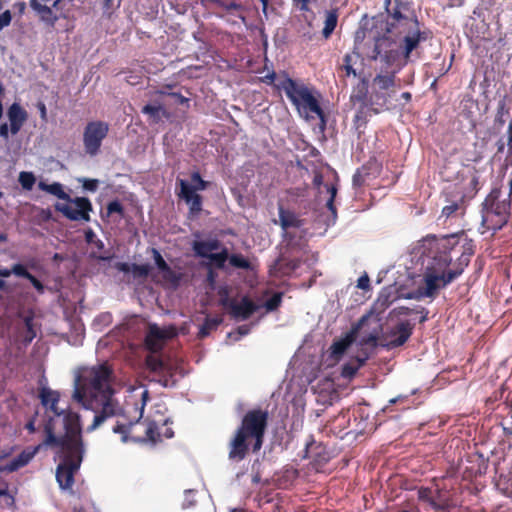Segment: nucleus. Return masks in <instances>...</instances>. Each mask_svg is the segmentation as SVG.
I'll list each match as a JSON object with an SVG mask.
<instances>
[{"mask_svg": "<svg viewBox=\"0 0 512 512\" xmlns=\"http://www.w3.org/2000/svg\"><path fill=\"white\" fill-rule=\"evenodd\" d=\"M509 215L504 213L482 212V225L487 230L495 233L500 230L508 221Z\"/></svg>", "mask_w": 512, "mask_h": 512, "instance_id": "obj_23", "label": "nucleus"}, {"mask_svg": "<svg viewBox=\"0 0 512 512\" xmlns=\"http://www.w3.org/2000/svg\"><path fill=\"white\" fill-rule=\"evenodd\" d=\"M220 241L217 239H211L208 241H194L192 248L195 254L202 258H208L213 251L220 248Z\"/></svg>", "mask_w": 512, "mask_h": 512, "instance_id": "obj_26", "label": "nucleus"}, {"mask_svg": "<svg viewBox=\"0 0 512 512\" xmlns=\"http://www.w3.org/2000/svg\"><path fill=\"white\" fill-rule=\"evenodd\" d=\"M107 213H108V215H111L113 213L122 214L123 213V206H122V204L119 201H117V200L111 201L107 205Z\"/></svg>", "mask_w": 512, "mask_h": 512, "instance_id": "obj_47", "label": "nucleus"}, {"mask_svg": "<svg viewBox=\"0 0 512 512\" xmlns=\"http://www.w3.org/2000/svg\"><path fill=\"white\" fill-rule=\"evenodd\" d=\"M268 413L260 409L248 411L243 417L241 426L229 444V459L241 461L248 452V439L254 440L253 450L258 451L263 444L267 427Z\"/></svg>", "mask_w": 512, "mask_h": 512, "instance_id": "obj_5", "label": "nucleus"}, {"mask_svg": "<svg viewBox=\"0 0 512 512\" xmlns=\"http://www.w3.org/2000/svg\"><path fill=\"white\" fill-rule=\"evenodd\" d=\"M146 436L151 442H157L158 438L160 437V433L158 432V426L155 422H150L148 424L146 429Z\"/></svg>", "mask_w": 512, "mask_h": 512, "instance_id": "obj_40", "label": "nucleus"}, {"mask_svg": "<svg viewBox=\"0 0 512 512\" xmlns=\"http://www.w3.org/2000/svg\"><path fill=\"white\" fill-rule=\"evenodd\" d=\"M327 192L330 194L329 199L327 200L326 206L328 210L331 212L333 220L337 217L336 207L334 206V199L337 194V188L333 185H326Z\"/></svg>", "mask_w": 512, "mask_h": 512, "instance_id": "obj_35", "label": "nucleus"}, {"mask_svg": "<svg viewBox=\"0 0 512 512\" xmlns=\"http://www.w3.org/2000/svg\"><path fill=\"white\" fill-rule=\"evenodd\" d=\"M250 332V326L249 325H242L237 328L236 331L231 332L228 334V336L233 339L234 341L240 340L243 336H246Z\"/></svg>", "mask_w": 512, "mask_h": 512, "instance_id": "obj_41", "label": "nucleus"}, {"mask_svg": "<svg viewBox=\"0 0 512 512\" xmlns=\"http://www.w3.org/2000/svg\"><path fill=\"white\" fill-rule=\"evenodd\" d=\"M507 142H508V145L511 147L512 146V122H510L508 125Z\"/></svg>", "mask_w": 512, "mask_h": 512, "instance_id": "obj_62", "label": "nucleus"}, {"mask_svg": "<svg viewBox=\"0 0 512 512\" xmlns=\"http://www.w3.org/2000/svg\"><path fill=\"white\" fill-rule=\"evenodd\" d=\"M365 182V178L360 170H357L352 178V183L355 188L361 187Z\"/></svg>", "mask_w": 512, "mask_h": 512, "instance_id": "obj_51", "label": "nucleus"}, {"mask_svg": "<svg viewBox=\"0 0 512 512\" xmlns=\"http://www.w3.org/2000/svg\"><path fill=\"white\" fill-rule=\"evenodd\" d=\"M276 79V73L274 71L269 72L262 78V81L266 84H273Z\"/></svg>", "mask_w": 512, "mask_h": 512, "instance_id": "obj_59", "label": "nucleus"}, {"mask_svg": "<svg viewBox=\"0 0 512 512\" xmlns=\"http://www.w3.org/2000/svg\"><path fill=\"white\" fill-rule=\"evenodd\" d=\"M278 89L285 92L287 98L296 107L300 116L309 120L317 116L325 126V115L320 107L319 101L314 92L305 84L298 83L288 76L276 84Z\"/></svg>", "mask_w": 512, "mask_h": 512, "instance_id": "obj_6", "label": "nucleus"}, {"mask_svg": "<svg viewBox=\"0 0 512 512\" xmlns=\"http://www.w3.org/2000/svg\"><path fill=\"white\" fill-rule=\"evenodd\" d=\"M40 447L41 445L25 448L18 456L10 460L7 464L0 466V470H4V472L7 473H12L25 467L36 456L40 450Z\"/></svg>", "mask_w": 512, "mask_h": 512, "instance_id": "obj_20", "label": "nucleus"}, {"mask_svg": "<svg viewBox=\"0 0 512 512\" xmlns=\"http://www.w3.org/2000/svg\"><path fill=\"white\" fill-rule=\"evenodd\" d=\"M144 114L149 115L154 122H158L161 119V115L164 113V108L161 105H145L142 108Z\"/></svg>", "mask_w": 512, "mask_h": 512, "instance_id": "obj_32", "label": "nucleus"}, {"mask_svg": "<svg viewBox=\"0 0 512 512\" xmlns=\"http://www.w3.org/2000/svg\"><path fill=\"white\" fill-rule=\"evenodd\" d=\"M509 114V111L506 109V106H505V103L504 102H500L499 105H498V110H497V115H496V118H495V122L499 125H504L505 123V119H504V116L505 115H508Z\"/></svg>", "mask_w": 512, "mask_h": 512, "instance_id": "obj_42", "label": "nucleus"}, {"mask_svg": "<svg viewBox=\"0 0 512 512\" xmlns=\"http://www.w3.org/2000/svg\"><path fill=\"white\" fill-rule=\"evenodd\" d=\"M229 262L233 267L241 268V269H249L250 263L249 261L240 254H233L230 257L228 256Z\"/></svg>", "mask_w": 512, "mask_h": 512, "instance_id": "obj_37", "label": "nucleus"}, {"mask_svg": "<svg viewBox=\"0 0 512 512\" xmlns=\"http://www.w3.org/2000/svg\"><path fill=\"white\" fill-rule=\"evenodd\" d=\"M355 340L356 331L351 330L344 337L334 341L330 347V358L334 361H339Z\"/></svg>", "mask_w": 512, "mask_h": 512, "instance_id": "obj_22", "label": "nucleus"}, {"mask_svg": "<svg viewBox=\"0 0 512 512\" xmlns=\"http://www.w3.org/2000/svg\"><path fill=\"white\" fill-rule=\"evenodd\" d=\"M39 398L42 406L50 410L56 417H62L64 435L57 436L58 439H69L73 438V424L74 421L77 423L78 432L77 437H81L82 427L80 422V416L78 413L73 412L69 409H60L58 403L60 401V394L58 391L52 390L48 387H43L39 391Z\"/></svg>", "mask_w": 512, "mask_h": 512, "instance_id": "obj_7", "label": "nucleus"}, {"mask_svg": "<svg viewBox=\"0 0 512 512\" xmlns=\"http://www.w3.org/2000/svg\"><path fill=\"white\" fill-rule=\"evenodd\" d=\"M66 203H57L55 209L72 221H89V212L92 210L91 202L85 197H76L65 200Z\"/></svg>", "mask_w": 512, "mask_h": 512, "instance_id": "obj_14", "label": "nucleus"}, {"mask_svg": "<svg viewBox=\"0 0 512 512\" xmlns=\"http://www.w3.org/2000/svg\"><path fill=\"white\" fill-rule=\"evenodd\" d=\"M30 7L40 17L41 21L54 26L58 20L51 7L41 4L38 0H29Z\"/></svg>", "mask_w": 512, "mask_h": 512, "instance_id": "obj_25", "label": "nucleus"}, {"mask_svg": "<svg viewBox=\"0 0 512 512\" xmlns=\"http://www.w3.org/2000/svg\"><path fill=\"white\" fill-rule=\"evenodd\" d=\"M38 109L40 111V116L42 119H46V115H47V111H46V106L44 103L40 102L38 103Z\"/></svg>", "mask_w": 512, "mask_h": 512, "instance_id": "obj_61", "label": "nucleus"}, {"mask_svg": "<svg viewBox=\"0 0 512 512\" xmlns=\"http://www.w3.org/2000/svg\"><path fill=\"white\" fill-rule=\"evenodd\" d=\"M0 497H5V502L8 506H12L15 502L14 497L9 494L7 489H0Z\"/></svg>", "mask_w": 512, "mask_h": 512, "instance_id": "obj_54", "label": "nucleus"}, {"mask_svg": "<svg viewBox=\"0 0 512 512\" xmlns=\"http://www.w3.org/2000/svg\"><path fill=\"white\" fill-rule=\"evenodd\" d=\"M509 211L510 201L507 198H502L501 191L498 189L492 190L483 202L482 212H501L509 215Z\"/></svg>", "mask_w": 512, "mask_h": 512, "instance_id": "obj_19", "label": "nucleus"}, {"mask_svg": "<svg viewBox=\"0 0 512 512\" xmlns=\"http://www.w3.org/2000/svg\"><path fill=\"white\" fill-rule=\"evenodd\" d=\"M222 305L229 311L230 316L236 321H244L250 318L260 308L248 297L237 299H225Z\"/></svg>", "mask_w": 512, "mask_h": 512, "instance_id": "obj_15", "label": "nucleus"}, {"mask_svg": "<svg viewBox=\"0 0 512 512\" xmlns=\"http://www.w3.org/2000/svg\"><path fill=\"white\" fill-rule=\"evenodd\" d=\"M220 323H221V319H219V318L206 317L204 323L201 325V327L199 329L198 337L201 339L205 338L206 336L209 335V333L212 330H215L219 326Z\"/></svg>", "mask_w": 512, "mask_h": 512, "instance_id": "obj_31", "label": "nucleus"}, {"mask_svg": "<svg viewBox=\"0 0 512 512\" xmlns=\"http://www.w3.org/2000/svg\"><path fill=\"white\" fill-rule=\"evenodd\" d=\"M150 267L148 265L132 264V273L137 277H146L149 274Z\"/></svg>", "mask_w": 512, "mask_h": 512, "instance_id": "obj_44", "label": "nucleus"}, {"mask_svg": "<svg viewBox=\"0 0 512 512\" xmlns=\"http://www.w3.org/2000/svg\"><path fill=\"white\" fill-rule=\"evenodd\" d=\"M114 0H103V9L108 11L113 8Z\"/></svg>", "mask_w": 512, "mask_h": 512, "instance_id": "obj_64", "label": "nucleus"}, {"mask_svg": "<svg viewBox=\"0 0 512 512\" xmlns=\"http://www.w3.org/2000/svg\"><path fill=\"white\" fill-rule=\"evenodd\" d=\"M356 331V339H360L361 345H376L382 332L380 318L373 313L362 316L358 324L351 329Z\"/></svg>", "mask_w": 512, "mask_h": 512, "instance_id": "obj_12", "label": "nucleus"}, {"mask_svg": "<svg viewBox=\"0 0 512 512\" xmlns=\"http://www.w3.org/2000/svg\"><path fill=\"white\" fill-rule=\"evenodd\" d=\"M12 21V14L10 10H5L0 14V31L9 26Z\"/></svg>", "mask_w": 512, "mask_h": 512, "instance_id": "obj_45", "label": "nucleus"}, {"mask_svg": "<svg viewBox=\"0 0 512 512\" xmlns=\"http://www.w3.org/2000/svg\"><path fill=\"white\" fill-rule=\"evenodd\" d=\"M85 240L88 244H92L99 251H102L105 247L104 242L96 237V234L92 229L85 231Z\"/></svg>", "mask_w": 512, "mask_h": 512, "instance_id": "obj_38", "label": "nucleus"}, {"mask_svg": "<svg viewBox=\"0 0 512 512\" xmlns=\"http://www.w3.org/2000/svg\"><path fill=\"white\" fill-rule=\"evenodd\" d=\"M108 131V124L102 121H92L86 125L83 134V143L87 154L90 156L98 154L102 141L107 136Z\"/></svg>", "mask_w": 512, "mask_h": 512, "instance_id": "obj_13", "label": "nucleus"}, {"mask_svg": "<svg viewBox=\"0 0 512 512\" xmlns=\"http://www.w3.org/2000/svg\"><path fill=\"white\" fill-rule=\"evenodd\" d=\"M38 188L45 191L61 200H70V196L64 191L63 185L59 182L47 184L44 181L38 183Z\"/></svg>", "mask_w": 512, "mask_h": 512, "instance_id": "obj_28", "label": "nucleus"}, {"mask_svg": "<svg viewBox=\"0 0 512 512\" xmlns=\"http://www.w3.org/2000/svg\"><path fill=\"white\" fill-rule=\"evenodd\" d=\"M413 329L414 324L410 321H399L386 332V346L389 348H397L404 345L412 335Z\"/></svg>", "mask_w": 512, "mask_h": 512, "instance_id": "obj_17", "label": "nucleus"}, {"mask_svg": "<svg viewBox=\"0 0 512 512\" xmlns=\"http://www.w3.org/2000/svg\"><path fill=\"white\" fill-rule=\"evenodd\" d=\"M399 71L392 70V71H386L385 73L381 71L380 73L376 74V76L373 79V86L377 87L379 90H388L389 88H392L396 84V74Z\"/></svg>", "mask_w": 512, "mask_h": 512, "instance_id": "obj_27", "label": "nucleus"}, {"mask_svg": "<svg viewBox=\"0 0 512 512\" xmlns=\"http://www.w3.org/2000/svg\"><path fill=\"white\" fill-rule=\"evenodd\" d=\"M10 126L7 123L0 125V137L7 140L9 138Z\"/></svg>", "mask_w": 512, "mask_h": 512, "instance_id": "obj_57", "label": "nucleus"}, {"mask_svg": "<svg viewBox=\"0 0 512 512\" xmlns=\"http://www.w3.org/2000/svg\"><path fill=\"white\" fill-rule=\"evenodd\" d=\"M420 249L424 285L408 293L407 299L434 298L440 289L462 274L474 253L472 241L464 239L461 243L456 235L427 237Z\"/></svg>", "mask_w": 512, "mask_h": 512, "instance_id": "obj_1", "label": "nucleus"}, {"mask_svg": "<svg viewBox=\"0 0 512 512\" xmlns=\"http://www.w3.org/2000/svg\"><path fill=\"white\" fill-rule=\"evenodd\" d=\"M338 13L337 10H330L326 12L324 28L322 34L325 38H329L337 26Z\"/></svg>", "mask_w": 512, "mask_h": 512, "instance_id": "obj_29", "label": "nucleus"}, {"mask_svg": "<svg viewBox=\"0 0 512 512\" xmlns=\"http://www.w3.org/2000/svg\"><path fill=\"white\" fill-rule=\"evenodd\" d=\"M194 494H195L194 490H186L185 491L184 501L182 503V507L184 509L190 508L194 505V503H195Z\"/></svg>", "mask_w": 512, "mask_h": 512, "instance_id": "obj_46", "label": "nucleus"}, {"mask_svg": "<svg viewBox=\"0 0 512 512\" xmlns=\"http://www.w3.org/2000/svg\"><path fill=\"white\" fill-rule=\"evenodd\" d=\"M357 287L362 290H367L370 287V279L367 274H364L358 278Z\"/></svg>", "mask_w": 512, "mask_h": 512, "instance_id": "obj_52", "label": "nucleus"}, {"mask_svg": "<svg viewBox=\"0 0 512 512\" xmlns=\"http://www.w3.org/2000/svg\"><path fill=\"white\" fill-rule=\"evenodd\" d=\"M19 183L25 190H31L36 182V178L32 172L22 171L19 174Z\"/></svg>", "mask_w": 512, "mask_h": 512, "instance_id": "obj_34", "label": "nucleus"}, {"mask_svg": "<svg viewBox=\"0 0 512 512\" xmlns=\"http://www.w3.org/2000/svg\"><path fill=\"white\" fill-rule=\"evenodd\" d=\"M293 2L299 6V9L303 12L309 11V0H293Z\"/></svg>", "mask_w": 512, "mask_h": 512, "instance_id": "obj_58", "label": "nucleus"}, {"mask_svg": "<svg viewBox=\"0 0 512 512\" xmlns=\"http://www.w3.org/2000/svg\"><path fill=\"white\" fill-rule=\"evenodd\" d=\"M54 418H50L45 425L46 439L43 444L56 447L61 462L56 469V480L63 491L72 493L74 475L79 470L85 452L82 436L77 437L78 426L74 421L73 438L58 439L55 434Z\"/></svg>", "mask_w": 512, "mask_h": 512, "instance_id": "obj_3", "label": "nucleus"}, {"mask_svg": "<svg viewBox=\"0 0 512 512\" xmlns=\"http://www.w3.org/2000/svg\"><path fill=\"white\" fill-rule=\"evenodd\" d=\"M384 4L387 12V33H405L401 55L407 61L412 51L426 39L425 33L420 31L419 21L410 3L402 0H385Z\"/></svg>", "mask_w": 512, "mask_h": 512, "instance_id": "obj_4", "label": "nucleus"}, {"mask_svg": "<svg viewBox=\"0 0 512 512\" xmlns=\"http://www.w3.org/2000/svg\"><path fill=\"white\" fill-rule=\"evenodd\" d=\"M365 361L366 357H357L355 360L344 364L341 372L342 377L347 379L352 378L357 373L359 368L364 365Z\"/></svg>", "mask_w": 512, "mask_h": 512, "instance_id": "obj_30", "label": "nucleus"}, {"mask_svg": "<svg viewBox=\"0 0 512 512\" xmlns=\"http://www.w3.org/2000/svg\"><path fill=\"white\" fill-rule=\"evenodd\" d=\"M146 366L152 372L158 373L162 376L159 383L164 387L170 386V380L166 378V374L170 372V368L158 357L149 355L146 357Z\"/></svg>", "mask_w": 512, "mask_h": 512, "instance_id": "obj_24", "label": "nucleus"}, {"mask_svg": "<svg viewBox=\"0 0 512 512\" xmlns=\"http://www.w3.org/2000/svg\"><path fill=\"white\" fill-rule=\"evenodd\" d=\"M113 382V370L107 363L81 368L74 377L71 399L94 413L93 421L86 429L89 433L123 412L115 397Z\"/></svg>", "mask_w": 512, "mask_h": 512, "instance_id": "obj_2", "label": "nucleus"}, {"mask_svg": "<svg viewBox=\"0 0 512 512\" xmlns=\"http://www.w3.org/2000/svg\"><path fill=\"white\" fill-rule=\"evenodd\" d=\"M382 35H374V47L370 54V59L384 63L386 67H390L396 63L401 56L400 45L393 37L397 33H387L386 22L381 23Z\"/></svg>", "mask_w": 512, "mask_h": 512, "instance_id": "obj_8", "label": "nucleus"}, {"mask_svg": "<svg viewBox=\"0 0 512 512\" xmlns=\"http://www.w3.org/2000/svg\"><path fill=\"white\" fill-rule=\"evenodd\" d=\"M14 8L17 9L20 14H22V13H24V11L26 9V4H25V2H22V1L16 2L14 4Z\"/></svg>", "mask_w": 512, "mask_h": 512, "instance_id": "obj_60", "label": "nucleus"}, {"mask_svg": "<svg viewBox=\"0 0 512 512\" xmlns=\"http://www.w3.org/2000/svg\"><path fill=\"white\" fill-rule=\"evenodd\" d=\"M28 280L39 294H43L45 292L44 285L35 276L32 275Z\"/></svg>", "mask_w": 512, "mask_h": 512, "instance_id": "obj_53", "label": "nucleus"}, {"mask_svg": "<svg viewBox=\"0 0 512 512\" xmlns=\"http://www.w3.org/2000/svg\"><path fill=\"white\" fill-rule=\"evenodd\" d=\"M153 259L157 268L165 275L172 274V270L166 261L163 259L161 253L157 249H152Z\"/></svg>", "mask_w": 512, "mask_h": 512, "instance_id": "obj_33", "label": "nucleus"}, {"mask_svg": "<svg viewBox=\"0 0 512 512\" xmlns=\"http://www.w3.org/2000/svg\"><path fill=\"white\" fill-rule=\"evenodd\" d=\"M177 330L173 326L159 327L156 324H150L145 337V342L149 350L157 352L162 349L163 343L175 337Z\"/></svg>", "mask_w": 512, "mask_h": 512, "instance_id": "obj_16", "label": "nucleus"}, {"mask_svg": "<svg viewBox=\"0 0 512 512\" xmlns=\"http://www.w3.org/2000/svg\"><path fill=\"white\" fill-rule=\"evenodd\" d=\"M207 259H209L217 267L222 268L225 262L228 260V250L224 248L221 252L212 253Z\"/></svg>", "mask_w": 512, "mask_h": 512, "instance_id": "obj_36", "label": "nucleus"}, {"mask_svg": "<svg viewBox=\"0 0 512 512\" xmlns=\"http://www.w3.org/2000/svg\"><path fill=\"white\" fill-rule=\"evenodd\" d=\"M414 312H416L415 309H411V308L402 306V307H398V308H395L394 310H392L391 315L407 316Z\"/></svg>", "mask_w": 512, "mask_h": 512, "instance_id": "obj_50", "label": "nucleus"}, {"mask_svg": "<svg viewBox=\"0 0 512 512\" xmlns=\"http://www.w3.org/2000/svg\"><path fill=\"white\" fill-rule=\"evenodd\" d=\"M7 116L10 122V132L15 135L27 120V113L18 103H13L7 111Z\"/></svg>", "mask_w": 512, "mask_h": 512, "instance_id": "obj_21", "label": "nucleus"}, {"mask_svg": "<svg viewBox=\"0 0 512 512\" xmlns=\"http://www.w3.org/2000/svg\"><path fill=\"white\" fill-rule=\"evenodd\" d=\"M282 301V293H275L272 297H270L264 304L267 311L276 310Z\"/></svg>", "mask_w": 512, "mask_h": 512, "instance_id": "obj_39", "label": "nucleus"}, {"mask_svg": "<svg viewBox=\"0 0 512 512\" xmlns=\"http://www.w3.org/2000/svg\"><path fill=\"white\" fill-rule=\"evenodd\" d=\"M360 60L361 55L357 51L347 53L344 55L343 62L339 66V69L344 73L343 77L353 76L360 79V82L358 83L355 91L351 95V100L354 102L363 103L368 93V80L366 77L362 76V73L358 72L355 68L356 64Z\"/></svg>", "mask_w": 512, "mask_h": 512, "instance_id": "obj_10", "label": "nucleus"}, {"mask_svg": "<svg viewBox=\"0 0 512 512\" xmlns=\"http://www.w3.org/2000/svg\"><path fill=\"white\" fill-rule=\"evenodd\" d=\"M191 180L193 184L184 179H177L176 183L180 187L178 196L188 205L190 214L198 215L202 210V197L196 191L205 190L208 183L202 179L199 172H193Z\"/></svg>", "mask_w": 512, "mask_h": 512, "instance_id": "obj_9", "label": "nucleus"}, {"mask_svg": "<svg viewBox=\"0 0 512 512\" xmlns=\"http://www.w3.org/2000/svg\"><path fill=\"white\" fill-rule=\"evenodd\" d=\"M12 274L26 279H29L32 276V274L28 272L22 264L19 263L12 266Z\"/></svg>", "mask_w": 512, "mask_h": 512, "instance_id": "obj_43", "label": "nucleus"}, {"mask_svg": "<svg viewBox=\"0 0 512 512\" xmlns=\"http://www.w3.org/2000/svg\"><path fill=\"white\" fill-rule=\"evenodd\" d=\"M12 274V268L11 269H7V268H1L0 267V276L1 277H9L10 275Z\"/></svg>", "mask_w": 512, "mask_h": 512, "instance_id": "obj_63", "label": "nucleus"}, {"mask_svg": "<svg viewBox=\"0 0 512 512\" xmlns=\"http://www.w3.org/2000/svg\"><path fill=\"white\" fill-rule=\"evenodd\" d=\"M82 186L85 190L95 192L98 188V180L96 179H83Z\"/></svg>", "mask_w": 512, "mask_h": 512, "instance_id": "obj_49", "label": "nucleus"}, {"mask_svg": "<svg viewBox=\"0 0 512 512\" xmlns=\"http://www.w3.org/2000/svg\"><path fill=\"white\" fill-rule=\"evenodd\" d=\"M25 326H26L27 331L29 333L28 341L30 342L35 337V333L33 331V326H32V319L30 317H27L25 319Z\"/></svg>", "mask_w": 512, "mask_h": 512, "instance_id": "obj_56", "label": "nucleus"}, {"mask_svg": "<svg viewBox=\"0 0 512 512\" xmlns=\"http://www.w3.org/2000/svg\"><path fill=\"white\" fill-rule=\"evenodd\" d=\"M116 269L123 273H130L132 272V264L126 263V262H118L116 264Z\"/></svg>", "mask_w": 512, "mask_h": 512, "instance_id": "obj_55", "label": "nucleus"}, {"mask_svg": "<svg viewBox=\"0 0 512 512\" xmlns=\"http://www.w3.org/2000/svg\"><path fill=\"white\" fill-rule=\"evenodd\" d=\"M279 224L283 230V238L291 240L293 235L291 229H300L304 225V221L300 219L294 212L279 207Z\"/></svg>", "mask_w": 512, "mask_h": 512, "instance_id": "obj_18", "label": "nucleus"}, {"mask_svg": "<svg viewBox=\"0 0 512 512\" xmlns=\"http://www.w3.org/2000/svg\"><path fill=\"white\" fill-rule=\"evenodd\" d=\"M458 210H459V204L456 203V202H453V203L443 207V209H442V216H445L446 218H449Z\"/></svg>", "mask_w": 512, "mask_h": 512, "instance_id": "obj_48", "label": "nucleus"}, {"mask_svg": "<svg viewBox=\"0 0 512 512\" xmlns=\"http://www.w3.org/2000/svg\"><path fill=\"white\" fill-rule=\"evenodd\" d=\"M149 399V392L147 389L143 390L141 393V401L140 403L135 405L133 409V415L127 408L122 407V414L118 415L119 418L117 420L116 425L113 427V432L121 435V440L123 443L128 441V434L132 426L140 421L143 417L144 408Z\"/></svg>", "mask_w": 512, "mask_h": 512, "instance_id": "obj_11", "label": "nucleus"}]
</instances>
